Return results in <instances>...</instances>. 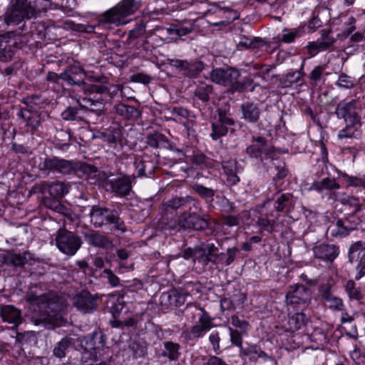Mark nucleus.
Segmentation results:
<instances>
[{
    "mask_svg": "<svg viewBox=\"0 0 365 365\" xmlns=\"http://www.w3.org/2000/svg\"><path fill=\"white\" fill-rule=\"evenodd\" d=\"M194 31V25L191 21L185 20L179 21L177 24H172L168 29L167 32L170 35H176L179 37L186 36L191 34Z\"/></svg>",
    "mask_w": 365,
    "mask_h": 365,
    "instance_id": "nucleus-28",
    "label": "nucleus"
},
{
    "mask_svg": "<svg viewBox=\"0 0 365 365\" xmlns=\"http://www.w3.org/2000/svg\"><path fill=\"white\" fill-rule=\"evenodd\" d=\"M42 306L47 312V321L59 326L63 321L62 312L65 308L63 299L52 294H46V301Z\"/></svg>",
    "mask_w": 365,
    "mask_h": 365,
    "instance_id": "nucleus-5",
    "label": "nucleus"
},
{
    "mask_svg": "<svg viewBox=\"0 0 365 365\" xmlns=\"http://www.w3.org/2000/svg\"><path fill=\"white\" fill-rule=\"evenodd\" d=\"M336 85L341 88H351L355 85V81L353 78L347 76L346 74L341 73L339 76Z\"/></svg>",
    "mask_w": 365,
    "mask_h": 365,
    "instance_id": "nucleus-57",
    "label": "nucleus"
},
{
    "mask_svg": "<svg viewBox=\"0 0 365 365\" xmlns=\"http://www.w3.org/2000/svg\"><path fill=\"white\" fill-rule=\"evenodd\" d=\"M353 207H354V211L347 214L344 218L341 219L349 233L356 230L362 222L361 217L358 216V213L361 211V208L356 210V206Z\"/></svg>",
    "mask_w": 365,
    "mask_h": 365,
    "instance_id": "nucleus-30",
    "label": "nucleus"
},
{
    "mask_svg": "<svg viewBox=\"0 0 365 365\" xmlns=\"http://www.w3.org/2000/svg\"><path fill=\"white\" fill-rule=\"evenodd\" d=\"M312 292L310 289L302 284H296L290 287L286 294L288 304H302L307 306L311 301Z\"/></svg>",
    "mask_w": 365,
    "mask_h": 365,
    "instance_id": "nucleus-10",
    "label": "nucleus"
},
{
    "mask_svg": "<svg viewBox=\"0 0 365 365\" xmlns=\"http://www.w3.org/2000/svg\"><path fill=\"white\" fill-rule=\"evenodd\" d=\"M347 185L351 187H361L365 189V176L349 177L346 180Z\"/></svg>",
    "mask_w": 365,
    "mask_h": 365,
    "instance_id": "nucleus-64",
    "label": "nucleus"
},
{
    "mask_svg": "<svg viewBox=\"0 0 365 365\" xmlns=\"http://www.w3.org/2000/svg\"><path fill=\"white\" fill-rule=\"evenodd\" d=\"M76 102L86 113L94 115L97 118L104 113L105 105L101 100H94L88 97H78L76 98Z\"/></svg>",
    "mask_w": 365,
    "mask_h": 365,
    "instance_id": "nucleus-15",
    "label": "nucleus"
},
{
    "mask_svg": "<svg viewBox=\"0 0 365 365\" xmlns=\"http://www.w3.org/2000/svg\"><path fill=\"white\" fill-rule=\"evenodd\" d=\"M55 241L58 249L69 257L73 256L83 244L80 236L64 228L56 232Z\"/></svg>",
    "mask_w": 365,
    "mask_h": 365,
    "instance_id": "nucleus-3",
    "label": "nucleus"
},
{
    "mask_svg": "<svg viewBox=\"0 0 365 365\" xmlns=\"http://www.w3.org/2000/svg\"><path fill=\"white\" fill-rule=\"evenodd\" d=\"M98 175L106 190L114 192L120 197H125L130 194L132 189V180L134 178L120 174L118 178L110 179L113 175H108L104 172L100 173Z\"/></svg>",
    "mask_w": 365,
    "mask_h": 365,
    "instance_id": "nucleus-2",
    "label": "nucleus"
},
{
    "mask_svg": "<svg viewBox=\"0 0 365 365\" xmlns=\"http://www.w3.org/2000/svg\"><path fill=\"white\" fill-rule=\"evenodd\" d=\"M193 314L198 316V324L191 327L189 339L200 338L212 327V319L202 307L194 308Z\"/></svg>",
    "mask_w": 365,
    "mask_h": 365,
    "instance_id": "nucleus-8",
    "label": "nucleus"
},
{
    "mask_svg": "<svg viewBox=\"0 0 365 365\" xmlns=\"http://www.w3.org/2000/svg\"><path fill=\"white\" fill-rule=\"evenodd\" d=\"M43 189L47 190L51 196L56 199L62 198L68 192L69 186L63 182H46Z\"/></svg>",
    "mask_w": 365,
    "mask_h": 365,
    "instance_id": "nucleus-27",
    "label": "nucleus"
},
{
    "mask_svg": "<svg viewBox=\"0 0 365 365\" xmlns=\"http://www.w3.org/2000/svg\"><path fill=\"white\" fill-rule=\"evenodd\" d=\"M135 0H123L116 6L103 14L106 22L120 24L122 18L127 16L135 10Z\"/></svg>",
    "mask_w": 365,
    "mask_h": 365,
    "instance_id": "nucleus-7",
    "label": "nucleus"
},
{
    "mask_svg": "<svg viewBox=\"0 0 365 365\" xmlns=\"http://www.w3.org/2000/svg\"><path fill=\"white\" fill-rule=\"evenodd\" d=\"M115 112L125 119L137 118L139 116L138 110L132 106L118 103L114 106Z\"/></svg>",
    "mask_w": 365,
    "mask_h": 365,
    "instance_id": "nucleus-32",
    "label": "nucleus"
},
{
    "mask_svg": "<svg viewBox=\"0 0 365 365\" xmlns=\"http://www.w3.org/2000/svg\"><path fill=\"white\" fill-rule=\"evenodd\" d=\"M0 315L3 321L12 324L13 328L17 327L22 322L21 311L12 305L1 307Z\"/></svg>",
    "mask_w": 365,
    "mask_h": 365,
    "instance_id": "nucleus-21",
    "label": "nucleus"
},
{
    "mask_svg": "<svg viewBox=\"0 0 365 365\" xmlns=\"http://www.w3.org/2000/svg\"><path fill=\"white\" fill-rule=\"evenodd\" d=\"M240 77V72L233 68L227 69L216 68L210 74L212 82L230 87L232 92L234 90V84Z\"/></svg>",
    "mask_w": 365,
    "mask_h": 365,
    "instance_id": "nucleus-9",
    "label": "nucleus"
},
{
    "mask_svg": "<svg viewBox=\"0 0 365 365\" xmlns=\"http://www.w3.org/2000/svg\"><path fill=\"white\" fill-rule=\"evenodd\" d=\"M26 299L31 302L42 305L44 304V302L46 301V294L37 295L34 292L30 290L26 294Z\"/></svg>",
    "mask_w": 365,
    "mask_h": 365,
    "instance_id": "nucleus-60",
    "label": "nucleus"
},
{
    "mask_svg": "<svg viewBox=\"0 0 365 365\" xmlns=\"http://www.w3.org/2000/svg\"><path fill=\"white\" fill-rule=\"evenodd\" d=\"M128 349L134 359L142 358L147 354V343L143 339L133 341Z\"/></svg>",
    "mask_w": 365,
    "mask_h": 365,
    "instance_id": "nucleus-39",
    "label": "nucleus"
},
{
    "mask_svg": "<svg viewBox=\"0 0 365 365\" xmlns=\"http://www.w3.org/2000/svg\"><path fill=\"white\" fill-rule=\"evenodd\" d=\"M327 198L334 202H339L342 205H348L349 206H356V210L361 209L359 200L354 196L346 195L344 192L338 191V190H332L327 192Z\"/></svg>",
    "mask_w": 365,
    "mask_h": 365,
    "instance_id": "nucleus-24",
    "label": "nucleus"
},
{
    "mask_svg": "<svg viewBox=\"0 0 365 365\" xmlns=\"http://www.w3.org/2000/svg\"><path fill=\"white\" fill-rule=\"evenodd\" d=\"M345 289L350 299L359 300L361 298L362 294L360 290L355 287L354 281L349 280L346 284Z\"/></svg>",
    "mask_w": 365,
    "mask_h": 365,
    "instance_id": "nucleus-53",
    "label": "nucleus"
},
{
    "mask_svg": "<svg viewBox=\"0 0 365 365\" xmlns=\"http://www.w3.org/2000/svg\"><path fill=\"white\" fill-rule=\"evenodd\" d=\"M61 80L66 81L71 86H78L81 90L84 83L85 73L78 66H69L61 73Z\"/></svg>",
    "mask_w": 365,
    "mask_h": 365,
    "instance_id": "nucleus-17",
    "label": "nucleus"
},
{
    "mask_svg": "<svg viewBox=\"0 0 365 365\" xmlns=\"http://www.w3.org/2000/svg\"><path fill=\"white\" fill-rule=\"evenodd\" d=\"M252 143V144L246 148L245 153L250 158L259 160L264 165H266V163H264L262 154H264V160H268L270 151V149L268 148L267 139L262 136H253Z\"/></svg>",
    "mask_w": 365,
    "mask_h": 365,
    "instance_id": "nucleus-12",
    "label": "nucleus"
},
{
    "mask_svg": "<svg viewBox=\"0 0 365 365\" xmlns=\"http://www.w3.org/2000/svg\"><path fill=\"white\" fill-rule=\"evenodd\" d=\"M40 172L48 176L51 174L68 175L75 172L76 164L73 160H68L56 156H47L39 163Z\"/></svg>",
    "mask_w": 365,
    "mask_h": 365,
    "instance_id": "nucleus-1",
    "label": "nucleus"
},
{
    "mask_svg": "<svg viewBox=\"0 0 365 365\" xmlns=\"http://www.w3.org/2000/svg\"><path fill=\"white\" fill-rule=\"evenodd\" d=\"M187 294L177 289H170L160 295V303L163 308L180 307L185 302Z\"/></svg>",
    "mask_w": 365,
    "mask_h": 365,
    "instance_id": "nucleus-16",
    "label": "nucleus"
},
{
    "mask_svg": "<svg viewBox=\"0 0 365 365\" xmlns=\"http://www.w3.org/2000/svg\"><path fill=\"white\" fill-rule=\"evenodd\" d=\"M264 45V41L260 38L255 37L252 38L246 36H242L240 38L237 46L238 49H248L260 48Z\"/></svg>",
    "mask_w": 365,
    "mask_h": 365,
    "instance_id": "nucleus-31",
    "label": "nucleus"
},
{
    "mask_svg": "<svg viewBox=\"0 0 365 365\" xmlns=\"http://www.w3.org/2000/svg\"><path fill=\"white\" fill-rule=\"evenodd\" d=\"M217 112V118L215 119V120L228 126H231L235 124V120L231 117V114L227 110L223 108H218Z\"/></svg>",
    "mask_w": 365,
    "mask_h": 365,
    "instance_id": "nucleus-51",
    "label": "nucleus"
},
{
    "mask_svg": "<svg viewBox=\"0 0 365 365\" xmlns=\"http://www.w3.org/2000/svg\"><path fill=\"white\" fill-rule=\"evenodd\" d=\"M325 68V65H319L316 66L309 74V78L311 81H312L314 83L318 82L321 79L322 75Z\"/></svg>",
    "mask_w": 365,
    "mask_h": 365,
    "instance_id": "nucleus-63",
    "label": "nucleus"
},
{
    "mask_svg": "<svg viewBox=\"0 0 365 365\" xmlns=\"http://www.w3.org/2000/svg\"><path fill=\"white\" fill-rule=\"evenodd\" d=\"M327 232V234L336 237H344L349 234L341 219H338L335 223L332 222L328 227Z\"/></svg>",
    "mask_w": 365,
    "mask_h": 365,
    "instance_id": "nucleus-40",
    "label": "nucleus"
},
{
    "mask_svg": "<svg viewBox=\"0 0 365 365\" xmlns=\"http://www.w3.org/2000/svg\"><path fill=\"white\" fill-rule=\"evenodd\" d=\"M312 187L319 192L323 190H327L331 192L332 190H339L340 185L336 181L334 178H325L320 181L314 182Z\"/></svg>",
    "mask_w": 365,
    "mask_h": 365,
    "instance_id": "nucleus-35",
    "label": "nucleus"
},
{
    "mask_svg": "<svg viewBox=\"0 0 365 365\" xmlns=\"http://www.w3.org/2000/svg\"><path fill=\"white\" fill-rule=\"evenodd\" d=\"M6 260L8 263L15 267H22L27 262L25 255L16 253L9 255Z\"/></svg>",
    "mask_w": 365,
    "mask_h": 365,
    "instance_id": "nucleus-56",
    "label": "nucleus"
},
{
    "mask_svg": "<svg viewBox=\"0 0 365 365\" xmlns=\"http://www.w3.org/2000/svg\"><path fill=\"white\" fill-rule=\"evenodd\" d=\"M231 324L240 329L242 333H247V330L249 327L248 322L240 319V317L237 315H232L230 318Z\"/></svg>",
    "mask_w": 365,
    "mask_h": 365,
    "instance_id": "nucleus-58",
    "label": "nucleus"
},
{
    "mask_svg": "<svg viewBox=\"0 0 365 365\" xmlns=\"http://www.w3.org/2000/svg\"><path fill=\"white\" fill-rule=\"evenodd\" d=\"M338 118L344 119L346 125L357 126L361 125V118L356 111V101L339 102L335 109Z\"/></svg>",
    "mask_w": 365,
    "mask_h": 365,
    "instance_id": "nucleus-6",
    "label": "nucleus"
},
{
    "mask_svg": "<svg viewBox=\"0 0 365 365\" xmlns=\"http://www.w3.org/2000/svg\"><path fill=\"white\" fill-rule=\"evenodd\" d=\"M51 4L48 0H26V6L31 17L46 12Z\"/></svg>",
    "mask_w": 365,
    "mask_h": 365,
    "instance_id": "nucleus-29",
    "label": "nucleus"
},
{
    "mask_svg": "<svg viewBox=\"0 0 365 365\" xmlns=\"http://www.w3.org/2000/svg\"><path fill=\"white\" fill-rule=\"evenodd\" d=\"M81 90L85 94H103L108 91L107 84L93 83L92 82H84Z\"/></svg>",
    "mask_w": 365,
    "mask_h": 365,
    "instance_id": "nucleus-41",
    "label": "nucleus"
},
{
    "mask_svg": "<svg viewBox=\"0 0 365 365\" xmlns=\"http://www.w3.org/2000/svg\"><path fill=\"white\" fill-rule=\"evenodd\" d=\"M229 331H230V340H231L232 344L238 347H242V334H243L244 333H242L241 331H239L234 329L231 327L229 328Z\"/></svg>",
    "mask_w": 365,
    "mask_h": 365,
    "instance_id": "nucleus-61",
    "label": "nucleus"
},
{
    "mask_svg": "<svg viewBox=\"0 0 365 365\" xmlns=\"http://www.w3.org/2000/svg\"><path fill=\"white\" fill-rule=\"evenodd\" d=\"M106 340L104 334L101 331H96L83 338L81 342V346L88 352L92 354V351L94 354V361H97L99 354L101 356L100 351L104 350Z\"/></svg>",
    "mask_w": 365,
    "mask_h": 365,
    "instance_id": "nucleus-11",
    "label": "nucleus"
},
{
    "mask_svg": "<svg viewBox=\"0 0 365 365\" xmlns=\"http://www.w3.org/2000/svg\"><path fill=\"white\" fill-rule=\"evenodd\" d=\"M212 92V86L211 85H201L197 87L194 93L195 96L202 102H207Z\"/></svg>",
    "mask_w": 365,
    "mask_h": 365,
    "instance_id": "nucleus-45",
    "label": "nucleus"
},
{
    "mask_svg": "<svg viewBox=\"0 0 365 365\" xmlns=\"http://www.w3.org/2000/svg\"><path fill=\"white\" fill-rule=\"evenodd\" d=\"M112 212L113 210H111L100 205L92 206L89 214L91 223L97 228L107 225Z\"/></svg>",
    "mask_w": 365,
    "mask_h": 365,
    "instance_id": "nucleus-18",
    "label": "nucleus"
},
{
    "mask_svg": "<svg viewBox=\"0 0 365 365\" xmlns=\"http://www.w3.org/2000/svg\"><path fill=\"white\" fill-rule=\"evenodd\" d=\"M242 353L252 358L264 357L267 356L266 353L262 351L257 345H248L246 348L242 349Z\"/></svg>",
    "mask_w": 365,
    "mask_h": 365,
    "instance_id": "nucleus-55",
    "label": "nucleus"
},
{
    "mask_svg": "<svg viewBox=\"0 0 365 365\" xmlns=\"http://www.w3.org/2000/svg\"><path fill=\"white\" fill-rule=\"evenodd\" d=\"M304 62V61H303ZM304 63L298 71H289L283 78L279 79V83L283 88L292 87L293 85H300L304 72L303 71Z\"/></svg>",
    "mask_w": 365,
    "mask_h": 365,
    "instance_id": "nucleus-26",
    "label": "nucleus"
},
{
    "mask_svg": "<svg viewBox=\"0 0 365 365\" xmlns=\"http://www.w3.org/2000/svg\"><path fill=\"white\" fill-rule=\"evenodd\" d=\"M188 217L191 220V230L203 231L208 229L210 227L208 220L205 217L200 216L197 212H190V216Z\"/></svg>",
    "mask_w": 365,
    "mask_h": 365,
    "instance_id": "nucleus-36",
    "label": "nucleus"
},
{
    "mask_svg": "<svg viewBox=\"0 0 365 365\" xmlns=\"http://www.w3.org/2000/svg\"><path fill=\"white\" fill-rule=\"evenodd\" d=\"M98 296L87 291H82L73 297L74 306L81 312L91 313L98 307Z\"/></svg>",
    "mask_w": 365,
    "mask_h": 365,
    "instance_id": "nucleus-14",
    "label": "nucleus"
},
{
    "mask_svg": "<svg viewBox=\"0 0 365 365\" xmlns=\"http://www.w3.org/2000/svg\"><path fill=\"white\" fill-rule=\"evenodd\" d=\"M239 252V249L236 247L228 248L226 251V253H221V264L225 266H229L231 264L235 259V257Z\"/></svg>",
    "mask_w": 365,
    "mask_h": 365,
    "instance_id": "nucleus-47",
    "label": "nucleus"
},
{
    "mask_svg": "<svg viewBox=\"0 0 365 365\" xmlns=\"http://www.w3.org/2000/svg\"><path fill=\"white\" fill-rule=\"evenodd\" d=\"M13 51L7 38L0 36V61L6 62L11 59Z\"/></svg>",
    "mask_w": 365,
    "mask_h": 365,
    "instance_id": "nucleus-42",
    "label": "nucleus"
},
{
    "mask_svg": "<svg viewBox=\"0 0 365 365\" xmlns=\"http://www.w3.org/2000/svg\"><path fill=\"white\" fill-rule=\"evenodd\" d=\"M330 30H322V38L318 40L321 50L329 49L336 41V39L329 35Z\"/></svg>",
    "mask_w": 365,
    "mask_h": 365,
    "instance_id": "nucleus-50",
    "label": "nucleus"
},
{
    "mask_svg": "<svg viewBox=\"0 0 365 365\" xmlns=\"http://www.w3.org/2000/svg\"><path fill=\"white\" fill-rule=\"evenodd\" d=\"M240 108L242 114V118L245 121L250 123H255L259 120L261 115V110L257 103L247 101L241 105Z\"/></svg>",
    "mask_w": 365,
    "mask_h": 365,
    "instance_id": "nucleus-23",
    "label": "nucleus"
},
{
    "mask_svg": "<svg viewBox=\"0 0 365 365\" xmlns=\"http://www.w3.org/2000/svg\"><path fill=\"white\" fill-rule=\"evenodd\" d=\"M73 339L69 336H65L56 343L53 349V354L56 358L62 359L66 356V351L72 345Z\"/></svg>",
    "mask_w": 365,
    "mask_h": 365,
    "instance_id": "nucleus-37",
    "label": "nucleus"
},
{
    "mask_svg": "<svg viewBox=\"0 0 365 365\" xmlns=\"http://www.w3.org/2000/svg\"><path fill=\"white\" fill-rule=\"evenodd\" d=\"M274 188L275 194L269 195L267 194L268 200H274V195H276L275 200V210L278 212L287 211L293 204V196L290 193H280V190L278 189L275 184L273 185Z\"/></svg>",
    "mask_w": 365,
    "mask_h": 365,
    "instance_id": "nucleus-20",
    "label": "nucleus"
},
{
    "mask_svg": "<svg viewBox=\"0 0 365 365\" xmlns=\"http://www.w3.org/2000/svg\"><path fill=\"white\" fill-rule=\"evenodd\" d=\"M31 18L26 0H11V6L4 15V21L8 26L18 25L25 19Z\"/></svg>",
    "mask_w": 365,
    "mask_h": 365,
    "instance_id": "nucleus-4",
    "label": "nucleus"
},
{
    "mask_svg": "<svg viewBox=\"0 0 365 365\" xmlns=\"http://www.w3.org/2000/svg\"><path fill=\"white\" fill-rule=\"evenodd\" d=\"M253 83V80L250 77H245L241 81H236L234 84L233 92H242L246 89H248L250 86Z\"/></svg>",
    "mask_w": 365,
    "mask_h": 365,
    "instance_id": "nucleus-59",
    "label": "nucleus"
},
{
    "mask_svg": "<svg viewBox=\"0 0 365 365\" xmlns=\"http://www.w3.org/2000/svg\"><path fill=\"white\" fill-rule=\"evenodd\" d=\"M108 224L113 225L114 229L125 232L127 229L124 221L119 217L117 211L113 210Z\"/></svg>",
    "mask_w": 365,
    "mask_h": 365,
    "instance_id": "nucleus-46",
    "label": "nucleus"
},
{
    "mask_svg": "<svg viewBox=\"0 0 365 365\" xmlns=\"http://www.w3.org/2000/svg\"><path fill=\"white\" fill-rule=\"evenodd\" d=\"M180 345L173 341H165L164 343V350L162 356L168 358L170 361L178 360L180 356Z\"/></svg>",
    "mask_w": 365,
    "mask_h": 365,
    "instance_id": "nucleus-38",
    "label": "nucleus"
},
{
    "mask_svg": "<svg viewBox=\"0 0 365 365\" xmlns=\"http://www.w3.org/2000/svg\"><path fill=\"white\" fill-rule=\"evenodd\" d=\"M204 68V64L201 61H188V66L185 74L188 77H195L198 75Z\"/></svg>",
    "mask_w": 365,
    "mask_h": 365,
    "instance_id": "nucleus-52",
    "label": "nucleus"
},
{
    "mask_svg": "<svg viewBox=\"0 0 365 365\" xmlns=\"http://www.w3.org/2000/svg\"><path fill=\"white\" fill-rule=\"evenodd\" d=\"M228 125L220 123V122L215 120L212 124V132L211 136L214 140H217L219 138L225 135L228 132Z\"/></svg>",
    "mask_w": 365,
    "mask_h": 365,
    "instance_id": "nucleus-49",
    "label": "nucleus"
},
{
    "mask_svg": "<svg viewBox=\"0 0 365 365\" xmlns=\"http://www.w3.org/2000/svg\"><path fill=\"white\" fill-rule=\"evenodd\" d=\"M349 259L352 263L354 260L359 259L356 266V280L361 279L365 275V247L361 241H358L353 244L349 250Z\"/></svg>",
    "mask_w": 365,
    "mask_h": 365,
    "instance_id": "nucleus-13",
    "label": "nucleus"
},
{
    "mask_svg": "<svg viewBox=\"0 0 365 365\" xmlns=\"http://www.w3.org/2000/svg\"><path fill=\"white\" fill-rule=\"evenodd\" d=\"M160 229L166 235H173L182 230L178 218L163 220Z\"/></svg>",
    "mask_w": 365,
    "mask_h": 365,
    "instance_id": "nucleus-33",
    "label": "nucleus"
},
{
    "mask_svg": "<svg viewBox=\"0 0 365 365\" xmlns=\"http://www.w3.org/2000/svg\"><path fill=\"white\" fill-rule=\"evenodd\" d=\"M193 190L195 191L196 193H197L202 198L210 201H212V197H214L215 194V190L207 187L202 185L200 184H195L193 185Z\"/></svg>",
    "mask_w": 365,
    "mask_h": 365,
    "instance_id": "nucleus-44",
    "label": "nucleus"
},
{
    "mask_svg": "<svg viewBox=\"0 0 365 365\" xmlns=\"http://www.w3.org/2000/svg\"><path fill=\"white\" fill-rule=\"evenodd\" d=\"M78 109L76 107L68 106L62 113L61 118L66 121L71 120H79L81 118H78Z\"/></svg>",
    "mask_w": 365,
    "mask_h": 365,
    "instance_id": "nucleus-54",
    "label": "nucleus"
},
{
    "mask_svg": "<svg viewBox=\"0 0 365 365\" xmlns=\"http://www.w3.org/2000/svg\"><path fill=\"white\" fill-rule=\"evenodd\" d=\"M313 252L318 259L333 261L339 255V247L335 245L321 243L314 247Z\"/></svg>",
    "mask_w": 365,
    "mask_h": 365,
    "instance_id": "nucleus-19",
    "label": "nucleus"
},
{
    "mask_svg": "<svg viewBox=\"0 0 365 365\" xmlns=\"http://www.w3.org/2000/svg\"><path fill=\"white\" fill-rule=\"evenodd\" d=\"M209 341L212 346V349L215 354L220 353V336L218 331H212L209 336Z\"/></svg>",
    "mask_w": 365,
    "mask_h": 365,
    "instance_id": "nucleus-62",
    "label": "nucleus"
},
{
    "mask_svg": "<svg viewBox=\"0 0 365 365\" xmlns=\"http://www.w3.org/2000/svg\"><path fill=\"white\" fill-rule=\"evenodd\" d=\"M194 200L190 197H174L169 200L165 203L167 209L170 208L176 210L178 208L186 207L187 205L193 202Z\"/></svg>",
    "mask_w": 365,
    "mask_h": 365,
    "instance_id": "nucleus-43",
    "label": "nucleus"
},
{
    "mask_svg": "<svg viewBox=\"0 0 365 365\" xmlns=\"http://www.w3.org/2000/svg\"><path fill=\"white\" fill-rule=\"evenodd\" d=\"M191 161L201 168H210L213 165L212 161L202 153L192 155Z\"/></svg>",
    "mask_w": 365,
    "mask_h": 365,
    "instance_id": "nucleus-48",
    "label": "nucleus"
},
{
    "mask_svg": "<svg viewBox=\"0 0 365 365\" xmlns=\"http://www.w3.org/2000/svg\"><path fill=\"white\" fill-rule=\"evenodd\" d=\"M86 242L91 246L108 248L112 246V242L103 234L97 231H90L83 233Z\"/></svg>",
    "mask_w": 365,
    "mask_h": 365,
    "instance_id": "nucleus-22",
    "label": "nucleus"
},
{
    "mask_svg": "<svg viewBox=\"0 0 365 365\" xmlns=\"http://www.w3.org/2000/svg\"><path fill=\"white\" fill-rule=\"evenodd\" d=\"M309 319L305 314L302 312L296 313L289 319V329L292 331H297L305 327Z\"/></svg>",
    "mask_w": 365,
    "mask_h": 365,
    "instance_id": "nucleus-34",
    "label": "nucleus"
},
{
    "mask_svg": "<svg viewBox=\"0 0 365 365\" xmlns=\"http://www.w3.org/2000/svg\"><path fill=\"white\" fill-rule=\"evenodd\" d=\"M221 165L225 173L227 175V181L230 185L237 184L240 181V178L237 176L238 168L237 161L231 158L222 160Z\"/></svg>",
    "mask_w": 365,
    "mask_h": 365,
    "instance_id": "nucleus-25",
    "label": "nucleus"
}]
</instances>
